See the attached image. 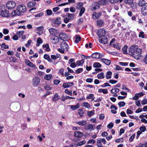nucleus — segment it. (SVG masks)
Returning a JSON list of instances; mask_svg holds the SVG:
<instances>
[{
    "label": "nucleus",
    "instance_id": "f257e3e1",
    "mask_svg": "<svg viewBox=\"0 0 147 147\" xmlns=\"http://www.w3.org/2000/svg\"><path fill=\"white\" fill-rule=\"evenodd\" d=\"M138 46L133 45L129 49V55H132L134 57H137L138 55L137 50Z\"/></svg>",
    "mask_w": 147,
    "mask_h": 147
},
{
    "label": "nucleus",
    "instance_id": "f03ea898",
    "mask_svg": "<svg viewBox=\"0 0 147 147\" xmlns=\"http://www.w3.org/2000/svg\"><path fill=\"white\" fill-rule=\"evenodd\" d=\"M61 48L59 49L58 51L62 53H63L64 51H68L69 47L65 42H63L61 44Z\"/></svg>",
    "mask_w": 147,
    "mask_h": 147
},
{
    "label": "nucleus",
    "instance_id": "7ed1b4c3",
    "mask_svg": "<svg viewBox=\"0 0 147 147\" xmlns=\"http://www.w3.org/2000/svg\"><path fill=\"white\" fill-rule=\"evenodd\" d=\"M7 8L9 9H13L16 6L15 2L13 1H7L6 3Z\"/></svg>",
    "mask_w": 147,
    "mask_h": 147
},
{
    "label": "nucleus",
    "instance_id": "20e7f679",
    "mask_svg": "<svg viewBox=\"0 0 147 147\" xmlns=\"http://www.w3.org/2000/svg\"><path fill=\"white\" fill-rule=\"evenodd\" d=\"M17 9L18 11L19 14L21 15L22 14V13H24L26 10V7L24 5H19Z\"/></svg>",
    "mask_w": 147,
    "mask_h": 147
},
{
    "label": "nucleus",
    "instance_id": "39448f33",
    "mask_svg": "<svg viewBox=\"0 0 147 147\" xmlns=\"http://www.w3.org/2000/svg\"><path fill=\"white\" fill-rule=\"evenodd\" d=\"M0 15L2 17H7L9 16L10 14L8 10L4 9L1 11Z\"/></svg>",
    "mask_w": 147,
    "mask_h": 147
},
{
    "label": "nucleus",
    "instance_id": "423d86ee",
    "mask_svg": "<svg viewBox=\"0 0 147 147\" xmlns=\"http://www.w3.org/2000/svg\"><path fill=\"white\" fill-rule=\"evenodd\" d=\"M99 42L104 44H106L108 42V39L106 36H99Z\"/></svg>",
    "mask_w": 147,
    "mask_h": 147
},
{
    "label": "nucleus",
    "instance_id": "0eeeda50",
    "mask_svg": "<svg viewBox=\"0 0 147 147\" xmlns=\"http://www.w3.org/2000/svg\"><path fill=\"white\" fill-rule=\"evenodd\" d=\"M106 31L103 29H100L98 30L97 34L98 36H105Z\"/></svg>",
    "mask_w": 147,
    "mask_h": 147
},
{
    "label": "nucleus",
    "instance_id": "6e6552de",
    "mask_svg": "<svg viewBox=\"0 0 147 147\" xmlns=\"http://www.w3.org/2000/svg\"><path fill=\"white\" fill-rule=\"evenodd\" d=\"M115 40L114 38L112 39L110 42L109 45L112 47H114L118 49H119L120 48L118 43H116L114 44H112Z\"/></svg>",
    "mask_w": 147,
    "mask_h": 147
},
{
    "label": "nucleus",
    "instance_id": "1a4fd4ad",
    "mask_svg": "<svg viewBox=\"0 0 147 147\" xmlns=\"http://www.w3.org/2000/svg\"><path fill=\"white\" fill-rule=\"evenodd\" d=\"M50 37L51 41L52 43L56 44L58 42L59 39L57 36L55 35Z\"/></svg>",
    "mask_w": 147,
    "mask_h": 147
},
{
    "label": "nucleus",
    "instance_id": "9d476101",
    "mask_svg": "<svg viewBox=\"0 0 147 147\" xmlns=\"http://www.w3.org/2000/svg\"><path fill=\"white\" fill-rule=\"evenodd\" d=\"M59 36L60 39L63 41L66 40L68 39V36L67 35L64 33H60Z\"/></svg>",
    "mask_w": 147,
    "mask_h": 147
},
{
    "label": "nucleus",
    "instance_id": "9b49d317",
    "mask_svg": "<svg viewBox=\"0 0 147 147\" xmlns=\"http://www.w3.org/2000/svg\"><path fill=\"white\" fill-rule=\"evenodd\" d=\"M40 79L37 77H36L33 78L32 82L34 86H37L39 83Z\"/></svg>",
    "mask_w": 147,
    "mask_h": 147
},
{
    "label": "nucleus",
    "instance_id": "f8f14e48",
    "mask_svg": "<svg viewBox=\"0 0 147 147\" xmlns=\"http://www.w3.org/2000/svg\"><path fill=\"white\" fill-rule=\"evenodd\" d=\"M49 31L50 34L49 37H51L52 36H54L55 35L56 33V30L54 28H50L49 29Z\"/></svg>",
    "mask_w": 147,
    "mask_h": 147
},
{
    "label": "nucleus",
    "instance_id": "ddd939ff",
    "mask_svg": "<svg viewBox=\"0 0 147 147\" xmlns=\"http://www.w3.org/2000/svg\"><path fill=\"white\" fill-rule=\"evenodd\" d=\"M146 4L142 7L141 9V12L144 16L147 15V4Z\"/></svg>",
    "mask_w": 147,
    "mask_h": 147
},
{
    "label": "nucleus",
    "instance_id": "4468645a",
    "mask_svg": "<svg viewBox=\"0 0 147 147\" xmlns=\"http://www.w3.org/2000/svg\"><path fill=\"white\" fill-rule=\"evenodd\" d=\"M25 63L29 66L33 67L35 68L36 67V66L34 64L32 63L29 60L25 59Z\"/></svg>",
    "mask_w": 147,
    "mask_h": 147
},
{
    "label": "nucleus",
    "instance_id": "2eb2a0df",
    "mask_svg": "<svg viewBox=\"0 0 147 147\" xmlns=\"http://www.w3.org/2000/svg\"><path fill=\"white\" fill-rule=\"evenodd\" d=\"M74 135L76 137L80 138L82 137L83 136V133L80 131H77L74 132Z\"/></svg>",
    "mask_w": 147,
    "mask_h": 147
},
{
    "label": "nucleus",
    "instance_id": "dca6fc26",
    "mask_svg": "<svg viewBox=\"0 0 147 147\" xmlns=\"http://www.w3.org/2000/svg\"><path fill=\"white\" fill-rule=\"evenodd\" d=\"M102 13L100 12H99L98 13H93L92 15L93 18L94 19H98L100 17Z\"/></svg>",
    "mask_w": 147,
    "mask_h": 147
},
{
    "label": "nucleus",
    "instance_id": "f3484780",
    "mask_svg": "<svg viewBox=\"0 0 147 147\" xmlns=\"http://www.w3.org/2000/svg\"><path fill=\"white\" fill-rule=\"evenodd\" d=\"M36 4V3L34 1H31L27 3L28 7L30 8L32 7L35 6Z\"/></svg>",
    "mask_w": 147,
    "mask_h": 147
},
{
    "label": "nucleus",
    "instance_id": "a211bd4d",
    "mask_svg": "<svg viewBox=\"0 0 147 147\" xmlns=\"http://www.w3.org/2000/svg\"><path fill=\"white\" fill-rule=\"evenodd\" d=\"M53 22L58 25L61 24V19L60 17H58L53 21Z\"/></svg>",
    "mask_w": 147,
    "mask_h": 147
},
{
    "label": "nucleus",
    "instance_id": "6ab92c4d",
    "mask_svg": "<svg viewBox=\"0 0 147 147\" xmlns=\"http://www.w3.org/2000/svg\"><path fill=\"white\" fill-rule=\"evenodd\" d=\"M18 11L17 10V9L16 10H14L12 11L11 13V15L12 16H20V14H19Z\"/></svg>",
    "mask_w": 147,
    "mask_h": 147
},
{
    "label": "nucleus",
    "instance_id": "aec40b11",
    "mask_svg": "<svg viewBox=\"0 0 147 147\" xmlns=\"http://www.w3.org/2000/svg\"><path fill=\"white\" fill-rule=\"evenodd\" d=\"M92 57L94 58H100V54L98 53H95L92 55Z\"/></svg>",
    "mask_w": 147,
    "mask_h": 147
},
{
    "label": "nucleus",
    "instance_id": "412c9836",
    "mask_svg": "<svg viewBox=\"0 0 147 147\" xmlns=\"http://www.w3.org/2000/svg\"><path fill=\"white\" fill-rule=\"evenodd\" d=\"M96 23L97 25L100 27H102L104 24L103 21L101 19L97 20Z\"/></svg>",
    "mask_w": 147,
    "mask_h": 147
},
{
    "label": "nucleus",
    "instance_id": "4be33fe9",
    "mask_svg": "<svg viewBox=\"0 0 147 147\" xmlns=\"http://www.w3.org/2000/svg\"><path fill=\"white\" fill-rule=\"evenodd\" d=\"M147 3H146L144 0H140L138 3V6L142 7L144 6V5H146Z\"/></svg>",
    "mask_w": 147,
    "mask_h": 147
},
{
    "label": "nucleus",
    "instance_id": "5701e85b",
    "mask_svg": "<svg viewBox=\"0 0 147 147\" xmlns=\"http://www.w3.org/2000/svg\"><path fill=\"white\" fill-rule=\"evenodd\" d=\"M140 131H138V137L142 132H144L146 130V128L145 126H141L140 128Z\"/></svg>",
    "mask_w": 147,
    "mask_h": 147
},
{
    "label": "nucleus",
    "instance_id": "b1692460",
    "mask_svg": "<svg viewBox=\"0 0 147 147\" xmlns=\"http://www.w3.org/2000/svg\"><path fill=\"white\" fill-rule=\"evenodd\" d=\"M101 61L107 65H109L110 64L111 61L110 60L105 59H102Z\"/></svg>",
    "mask_w": 147,
    "mask_h": 147
},
{
    "label": "nucleus",
    "instance_id": "393cba45",
    "mask_svg": "<svg viewBox=\"0 0 147 147\" xmlns=\"http://www.w3.org/2000/svg\"><path fill=\"white\" fill-rule=\"evenodd\" d=\"M94 126V125L89 124L88 125H86L85 126V128L87 130L92 129Z\"/></svg>",
    "mask_w": 147,
    "mask_h": 147
},
{
    "label": "nucleus",
    "instance_id": "a878e982",
    "mask_svg": "<svg viewBox=\"0 0 147 147\" xmlns=\"http://www.w3.org/2000/svg\"><path fill=\"white\" fill-rule=\"evenodd\" d=\"M77 123L80 125L83 126L85 125L86 124V121H82L77 122Z\"/></svg>",
    "mask_w": 147,
    "mask_h": 147
},
{
    "label": "nucleus",
    "instance_id": "bb28decb",
    "mask_svg": "<svg viewBox=\"0 0 147 147\" xmlns=\"http://www.w3.org/2000/svg\"><path fill=\"white\" fill-rule=\"evenodd\" d=\"M59 98V95L57 93H56L54 96V97L53 98V100L55 102L57 100H58Z\"/></svg>",
    "mask_w": 147,
    "mask_h": 147
},
{
    "label": "nucleus",
    "instance_id": "cd10ccee",
    "mask_svg": "<svg viewBox=\"0 0 147 147\" xmlns=\"http://www.w3.org/2000/svg\"><path fill=\"white\" fill-rule=\"evenodd\" d=\"M66 15L69 17V19H70V20H73L74 19V14H70L69 13H67Z\"/></svg>",
    "mask_w": 147,
    "mask_h": 147
},
{
    "label": "nucleus",
    "instance_id": "c85d7f7f",
    "mask_svg": "<svg viewBox=\"0 0 147 147\" xmlns=\"http://www.w3.org/2000/svg\"><path fill=\"white\" fill-rule=\"evenodd\" d=\"M112 72L111 71H108L107 73L106 76V78L107 79H109L111 78V75Z\"/></svg>",
    "mask_w": 147,
    "mask_h": 147
},
{
    "label": "nucleus",
    "instance_id": "c756f323",
    "mask_svg": "<svg viewBox=\"0 0 147 147\" xmlns=\"http://www.w3.org/2000/svg\"><path fill=\"white\" fill-rule=\"evenodd\" d=\"M105 77V75L103 72H101L97 75V78L98 79H103Z\"/></svg>",
    "mask_w": 147,
    "mask_h": 147
},
{
    "label": "nucleus",
    "instance_id": "7c9ffc66",
    "mask_svg": "<svg viewBox=\"0 0 147 147\" xmlns=\"http://www.w3.org/2000/svg\"><path fill=\"white\" fill-rule=\"evenodd\" d=\"M128 46L127 45H125L122 48L123 53L125 54H127V51Z\"/></svg>",
    "mask_w": 147,
    "mask_h": 147
},
{
    "label": "nucleus",
    "instance_id": "2f4dec72",
    "mask_svg": "<svg viewBox=\"0 0 147 147\" xmlns=\"http://www.w3.org/2000/svg\"><path fill=\"white\" fill-rule=\"evenodd\" d=\"M70 107L71 109L74 110L78 109L80 107L78 104L75 105H71L70 106Z\"/></svg>",
    "mask_w": 147,
    "mask_h": 147
},
{
    "label": "nucleus",
    "instance_id": "473e14b6",
    "mask_svg": "<svg viewBox=\"0 0 147 147\" xmlns=\"http://www.w3.org/2000/svg\"><path fill=\"white\" fill-rule=\"evenodd\" d=\"M85 11V8L83 7H82L80 9V11L79 16H81L82 14L84 13Z\"/></svg>",
    "mask_w": 147,
    "mask_h": 147
},
{
    "label": "nucleus",
    "instance_id": "72a5a7b5",
    "mask_svg": "<svg viewBox=\"0 0 147 147\" xmlns=\"http://www.w3.org/2000/svg\"><path fill=\"white\" fill-rule=\"evenodd\" d=\"M78 113L81 117H82L83 116V114L84 113V111H83L82 109H80L78 110Z\"/></svg>",
    "mask_w": 147,
    "mask_h": 147
},
{
    "label": "nucleus",
    "instance_id": "f704fd0d",
    "mask_svg": "<svg viewBox=\"0 0 147 147\" xmlns=\"http://www.w3.org/2000/svg\"><path fill=\"white\" fill-rule=\"evenodd\" d=\"M75 42L77 43L81 40V37L79 35H77L75 37Z\"/></svg>",
    "mask_w": 147,
    "mask_h": 147
},
{
    "label": "nucleus",
    "instance_id": "c9c22d12",
    "mask_svg": "<svg viewBox=\"0 0 147 147\" xmlns=\"http://www.w3.org/2000/svg\"><path fill=\"white\" fill-rule=\"evenodd\" d=\"M52 77V76L51 74H48L47 75H46L44 78L47 80H50L51 78Z\"/></svg>",
    "mask_w": 147,
    "mask_h": 147
},
{
    "label": "nucleus",
    "instance_id": "e433bc0d",
    "mask_svg": "<svg viewBox=\"0 0 147 147\" xmlns=\"http://www.w3.org/2000/svg\"><path fill=\"white\" fill-rule=\"evenodd\" d=\"M108 0H100V3L101 5H104L108 2Z\"/></svg>",
    "mask_w": 147,
    "mask_h": 147
},
{
    "label": "nucleus",
    "instance_id": "4c0bfd02",
    "mask_svg": "<svg viewBox=\"0 0 147 147\" xmlns=\"http://www.w3.org/2000/svg\"><path fill=\"white\" fill-rule=\"evenodd\" d=\"M84 62V60L82 59L80 61H78L77 62V64L78 66L81 65H82Z\"/></svg>",
    "mask_w": 147,
    "mask_h": 147
},
{
    "label": "nucleus",
    "instance_id": "58836bf2",
    "mask_svg": "<svg viewBox=\"0 0 147 147\" xmlns=\"http://www.w3.org/2000/svg\"><path fill=\"white\" fill-rule=\"evenodd\" d=\"M98 92H102L104 94H106L108 92L107 90L103 89H98Z\"/></svg>",
    "mask_w": 147,
    "mask_h": 147
},
{
    "label": "nucleus",
    "instance_id": "ea45409f",
    "mask_svg": "<svg viewBox=\"0 0 147 147\" xmlns=\"http://www.w3.org/2000/svg\"><path fill=\"white\" fill-rule=\"evenodd\" d=\"M70 86V82L65 83H63V86L64 88H69Z\"/></svg>",
    "mask_w": 147,
    "mask_h": 147
},
{
    "label": "nucleus",
    "instance_id": "a19ab883",
    "mask_svg": "<svg viewBox=\"0 0 147 147\" xmlns=\"http://www.w3.org/2000/svg\"><path fill=\"white\" fill-rule=\"evenodd\" d=\"M86 141L84 140L81 141L78 143L76 145L78 146H80L83 144H85L86 143Z\"/></svg>",
    "mask_w": 147,
    "mask_h": 147
},
{
    "label": "nucleus",
    "instance_id": "79ce46f5",
    "mask_svg": "<svg viewBox=\"0 0 147 147\" xmlns=\"http://www.w3.org/2000/svg\"><path fill=\"white\" fill-rule=\"evenodd\" d=\"M119 90L118 88H115V89H113L111 90V92L112 93H115L116 92L118 93Z\"/></svg>",
    "mask_w": 147,
    "mask_h": 147
},
{
    "label": "nucleus",
    "instance_id": "37998d69",
    "mask_svg": "<svg viewBox=\"0 0 147 147\" xmlns=\"http://www.w3.org/2000/svg\"><path fill=\"white\" fill-rule=\"evenodd\" d=\"M43 48H45V50L47 51H49L50 49L49 48V45L48 44H46V45H43L42 46Z\"/></svg>",
    "mask_w": 147,
    "mask_h": 147
},
{
    "label": "nucleus",
    "instance_id": "c03bdc74",
    "mask_svg": "<svg viewBox=\"0 0 147 147\" xmlns=\"http://www.w3.org/2000/svg\"><path fill=\"white\" fill-rule=\"evenodd\" d=\"M93 66L94 67H101V65L99 63H96L93 64Z\"/></svg>",
    "mask_w": 147,
    "mask_h": 147
},
{
    "label": "nucleus",
    "instance_id": "a18cd8bd",
    "mask_svg": "<svg viewBox=\"0 0 147 147\" xmlns=\"http://www.w3.org/2000/svg\"><path fill=\"white\" fill-rule=\"evenodd\" d=\"M94 113V111L93 110L90 111H88L87 113L89 117H91L92 116Z\"/></svg>",
    "mask_w": 147,
    "mask_h": 147
},
{
    "label": "nucleus",
    "instance_id": "49530a36",
    "mask_svg": "<svg viewBox=\"0 0 147 147\" xmlns=\"http://www.w3.org/2000/svg\"><path fill=\"white\" fill-rule=\"evenodd\" d=\"M83 6V4L82 3H78L76 7V8L78 10L80 9V7Z\"/></svg>",
    "mask_w": 147,
    "mask_h": 147
},
{
    "label": "nucleus",
    "instance_id": "de8ad7c7",
    "mask_svg": "<svg viewBox=\"0 0 147 147\" xmlns=\"http://www.w3.org/2000/svg\"><path fill=\"white\" fill-rule=\"evenodd\" d=\"M138 36L142 38H144V33L142 32H140Z\"/></svg>",
    "mask_w": 147,
    "mask_h": 147
},
{
    "label": "nucleus",
    "instance_id": "09e8293b",
    "mask_svg": "<svg viewBox=\"0 0 147 147\" xmlns=\"http://www.w3.org/2000/svg\"><path fill=\"white\" fill-rule=\"evenodd\" d=\"M125 103L124 102H120L118 103V105L120 107H123L125 105Z\"/></svg>",
    "mask_w": 147,
    "mask_h": 147
},
{
    "label": "nucleus",
    "instance_id": "8fccbe9b",
    "mask_svg": "<svg viewBox=\"0 0 147 147\" xmlns=\"http://www.w3.org/2000/svg\"><path fill=\"white\" fill-rule=\"evenodd\" d=\"M83 69L82 68H80L78 69L75 71V73L79 74L82 71Z\"/></svg>",
    "mask_w": 147,
    "mask_h": 147
},
{
    "label": "nucleus",
    "instance_id": "3c124183",
    "mask_svg": "<svg viewBox=\"0 0 147 147\" xmlns=\"http://www.w3.org/2000/svg\"><path fill=\"white\" fill-rule=\"evenodd\" d=\"M1 48H3L5 49H7L9 48V46L8 45H6L4 43H3L1 45Z\"/></svg>",
    "mask_w": 147,
    "mask_h": 147
},
{
    "label": "nucleus",
    "instance_id": "603ef678",
    "mask_svg": "<svg viewBox=\"0 0 147 147\" xmlns=\"http://www.w3.org/2000/svg\"><path fill=\"white\" fill-rule=\"evenodd\" d=\"M125 2L127 4H131L133 2V0H125Z\"/></svg>",
    "mask_w": 147,
    "mask_h": 147
},
{
    "label": "nucleus",
    "instance_id": "864d4df0",
    "mask_svg": "<svg viewBox=\"0 0 147 147\" xmlns=\"http://www.w3.org/2000/svg\"><path fill=\"white\" fill-rule=\"evenodd\" d=\"M83 104L84 105V106L86 108H88L90 107V105L88 103L83 102Z\"/></svg>",
    "mask_w": 147,
    "mask_h": 147
},
{
    "label": "nucleus",
    "instance_id": "5fc2aeb1",
    "mask_svg": "<svg viewBox=\"0 0 147 147\" xmlns=\"http://www.w3.org/2000/svg\"><path fill=\"white\" fill-rule=\"evenodd\" d=\"M44 88L46 90H51L52 88L51 87H50L49 86L47 85L45 86Z\"/></svg>",
    "mask_w": 147,
    "mask_h": 147
},
{
    "label": "nucleus",
    "instance_id": "6e6d98bb",
    "mask_svg": "<svg viewBox=\"0 0 147 147\" xmlns=\"http://www.w3.org/2000/svg\"><path fill=\"white\" fill-rule=\"evenodd\" d=\"M140 147H147V143H145L144 144H140Z\"/></svg>",
    "mask_w": 147,
    "mask_h": 147
},
{
    "label": "nucleus",
    "instance_id": "4d7b16f0",
    "mask_svg": "<svg viewBox=\"0 0 147 147\" xmlns=\"http://www.w3.org/2000/svg\"><path fill=\"white\" fill-rule=\"evenodd\" d=\"M44 27L42 26H41L37 28V30L39 32L42 31L43 30Z\"/></svg>",
    "mask_w": 147,
    "mask_h": 147
},
{
    "label": "nucleus",
    "instance_id": "13d9d810",
    "mask_svg": "<svg viewBox=\"0 0 147 147\" xmlns=\"http://www.w3.org/2000/svg\"><path fill=\"white\" fill-rule=\"evenodd\" d=\"M113 126V124L112 122L110 123L107 125V127L109 129L112 128Z\"/></svg>",
    "mask_w": 147,
    "mask_h": 147
},
{
    "label": "nucleus",
    "instance_id": "bf43d9fd",
    "mask_svg": "<svg viewBox=\"0 0 147 147\" xmlns=\"http://www.w3.org/2000/svg\"><path fill=\"white\" fill-rule=\"evenodd\" d=\"M94 95L93 94H90L88 96L86 97V98L89 99H92L93 98Z\"/></svg>",
    "mask_w": 147,
    "mask_h": 147
},
{
    "label": "nucleus",
    "instance_id": "052dcab7",
    "mask_svg": "<svg viewBox=\"0 0 147 147\" xmlns=\"http://www.w3.org/2000/svg\"><path fill=\"white\" fill-rule=\"evenodd\" d=\"M63 72H64V69H60V70L59 71V74L60 75H61L62 76H64Z\"/></svg>",
    "mask_w": 147,
    "mask_h": 147
},
{
    "label": "nucleus",
    "instance_id": "680f3d73",
    "mask_svg": "<svg viewBox=\"0 0 147 147\" xmlns=\"http://www.w3.org/2000/svg\"><path fill=\"white\" fill-rule=\"evenodd\" d=\"M110 2L112 3L115 4L117 3L119 1V0H109Z\"/></svg>",
    "mask_w": 147,
    "mask_h": 147
},
{
    "label": "nucleus",
    "instance_id": "e2e57ef3",
    "mask_svg": "<svg viewBox=\"0 0 147 147\" xmlns=\"http://www.w3.org/2000/svg\"><path fill=\"white\" fill-rule=\"evenodd\" d=\"M128 63L127 62H119V64L122 66H126L127 65H128Z\"/></svg>",
    "mask_w": 147,
    "mask_h": 147
},
{
    "label": "nucleus",
    "instance_id": "0e129e2a",
    "mask_svg": "<svg viewBox=\"0 0 147 147\" xmlns=\"http://www.w3.org/2000/svg\"><path fill=\"white\" fill-rule=\"evenodd\" d=\"M37 43L40 44L42 43V41L40 38H38L37 39Z\"/></svg>",
    "mask_w": 147,
    "mask_h": 147
},
{
    "label": "nucleus",
    "instance_id": "69168bd1",
    "mask_svg": "<svg viewBox=\"0 0 147 147\" xmlns=\"http://www.w3.org/2000/svg\"><path fill=\"white\" fill-rule=\"evenodd\" d=\"M43 15V13H39L35 16V17H39L42 16Z\"/></svg>",
    "mask_w": 147,
    "mask_h": 147
},
{
    "label": "nucleus",
    "instance_id": "338daca9",
    "mask_svg": "<svg viewBox=\"0 0 147 147\" xmlns=\"http://www.w3.org/2000/svg\"><path fill=\"white\" fill-rule=\"evenodd\" d=\"M95 142V141L93 139H91L89 140L87 142L88 144H94Z\"/></svg>",
    "mask_w": 147,
    "mask_h": 147
},
{
    "label": "nucleus",
    "instance_id": "774afa93",
    "mask_svg": "<svg viewBox=\"0 0 147 147\" xmlns=\"http://www.w3.org/2000/svg\"><path fill=\"white\" fill-rule=\"evenodd\" d=\"M141 103L143 105H145L147 104V100L144 99L141 102Z\"/></svg>",
    "mask_w": 147,
    "mask_h": 147
}]
</instances>
